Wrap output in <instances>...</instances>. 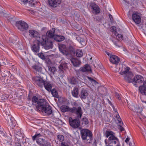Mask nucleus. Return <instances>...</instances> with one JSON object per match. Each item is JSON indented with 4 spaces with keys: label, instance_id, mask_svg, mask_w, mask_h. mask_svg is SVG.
<instances>
[{
    "label": "nucleus",
    "instance_id": "1",
    "mask_svg": "<svg viewBox=\"0 0 146 146\" xmlns=\"http://www.w3.org/2000/svg\"><path fill=\"white\" fill-rule=\"evenodd\" d=\"M39 107H38L37 111H40L43 113L48 115L51 114L52 113V107L48 103L44 100H41L39 102Z\"/></svg>",
    "mask_w": 146,
    "mask_h": 146
},
{
    "label": "nucleus",
    "instance_id": "2",
    "mask_svg": "<svg viewBox=\"0 0 146 146\" xmlns=\"http://www.w3.org/2000/svg\"><path fill=\"white\" fill-rule=\"evenodd\" d=\"M80 133L82 138L85 142L88 144L92 143V132L90 131L88 129H84L81 130Z\"/></svg>",
    "mask_w": 146,
    "mask_h": 146
},
{
    "label": "nucleus",
    "instance_id": "3",
    "mask_svg": "<svg viewBox=\"0 0 146 146\" xmlns=\"http://www.w3.org/2000/svg\"><path fill=\"white\" fill-rule=\"evenodd\" d=\"M38 86L42 87L43 86L45 89L48 91H50L52 88L51 84L49 82L44 81L40 77L36 76L32 78Z\"/></svg>",
    "mask_w": 146,
    "mask_h": 146
},
{
    "label": "nucleus",
    "instance_id": "4",
    "mask_svg": "<svg viewBox=\"0 0 146 146\" xmlns=\"http://www.w3.org/2000/svg\"><path fill=\"white\" fill-rule=\"evenodd\" d=\"M129 68L126 67L124 70L119 72V74L124 77V80L127 82H133V75L132 72L129 71Z\"/></svg>",
    "mask_w": 146,
    "mask_h": 146
},
{
    "label": "nucleus",
    "instance_id": "5",
    "mask_svg": "<svg viewBox=\"0 0 146 146\" xmlns=\"http://www.w3.org/2000/svg\"><path fill=\"white\" fill-rule=\"evenodd\" d=\"M41 41V45L44 46L46 49L52 48L53 44L50 39L48 38L45 35L42 36L41 38H39Z\"/></svg>",
    "mask_w": 146,
    "mask_h": 146
},
{
    "label": "nucleus",
    "instance_id": "6",
    "mask_svg": "<svg viewBox=\"0 0 146 146\" xmlns=\"http://www.w3.org/2000/svg\"><path fill=\"white\" fill-rule=\"evenodd\" d=\"M16 26L19 31L22 32L26 31L29 27L27 23L22 20L17 21Z\"/></svg>",
    "mask_w": 146,
    "mask_h": 146
},
{
    "label": "nucleus",
    "instance_id": "7",
    "mask_svg": "<svg viewBox=\"0 0 146 146\" xmlns=\"http://www.w3.org/2000/svg\"><path fill=\"white\" fill-rule=\"evenodd\" d=\"M41 41L40 39H36L35 41L33 44L31 46V49L35 54H36L39 51L40 44H41Z\"/></svg>",
    "mask_w": 146,
    "mask_h": 146
},
{
    "label": "nucleus",
    "instance_id": "8",
    "mask_svg": "<svg viewBox=\"0 0 146 146\" xmlns=\"http://www.w3.org/2000/svg\"><path fill=\"white\" fill-rule=\"evenodd\" d=\"M69 111L75 114L77 118H81L83 113L82 108L80 106H78L77 108L73 107L69 109Z\"/></svg>",
    "mask_w": 146,
    "mask_h": 146
},
{
    "label": "nucleus",
    "instance_id": "9",
    "mask_svg": "<svg viewBox=\"0 0 146 146\" xmlns=\"http://www.w3.org/2000/svg\"><path fill=\"white\" fill-rule=\"evenodd\" d=\"M133 21L136 24H140L141 21V14L138 12L134 11L132 15Z\"/></svg>",
    "mask_w": 146,
    "mask_h": 146
},
{
    "label": "nucleus",
    "instance_id": "10",
    "mask_svg": "<svg viewBox=\"0 0 146 146\" xmlns=\"http://www.w3.org/2000/svg\"><path fill=\"white\" fill-rule=\"evenodd\" d=\"M119 142L118 139L115 136L109 137L108 138V143L110 146H115Z\"/></svg>",
    "mask_w": 146,
    "mask_h": 146
},
{
    "label": "nucleus",
    "instance_id": "11",
    "mask_svg": "<svg viewBox=\"0 0 146 146\" xmlns=\"http://www.w3.org/2000/svg\"><path fill=\"white\" fill-rule=\"evenodd\" d=\"M69 122L70 125L72 127L76 128H78L80 125V121L78 119L73 120L71 118L69 119Z\"/></svg>",
    "mask_w": 146,
    "mask_h": 146
},
{
    "label": "nucleus",
    "instance_id": "12",
    "mask_svg": "<svg viewBox=\"0 0 146 146\" xmlns=\"http://www.w3.org/2000/svg\"><path fill=\"white\" fill-rule=\"evenodd\" d=\"M90 7L91 8L93 13L95 14H97L100 12V8L95 3H92L90 5Z\"/></svg>",
    "mask_w": 146,
    "mask_h": 146
},
{
    "label": "nucleus",
    "instance_id": "13",
    "mask_svg": "<svg viewBox=\"0 0 146 146\" xmlns=\"http://www.w3.org/2000/svg\"><path fill=\"white\" fill-rule=\"evenodd\" d=\"M29 35L32 38H35L39 39L40 34L36 31L33 30H30L29 31Z\"/></svg>",
    "mask_w": 146,
    "mask_h": 146
},
{
    "label": "nucleus",
    "instance_id": "14",
    "mask_svg": "<svg viewBox=\"0 0 146 146\" xmlns=\"http://www.w3.org/2000/svg\"><path fill=\"white\" fill-rule=\"evenodd\" d=\"M37 143L40 146H50L49 143L44 139L39 138L36 141Z\"/></svg>",
    "mask_w": 146,
    "mask_h": 146
},
{
    "label": "nucleus",
    "instance_id": "15",
    "mask_svg": "<svg viewBox=\"0 0 146 146\" xmlns=\"http://www.w3.org/2000/svg\"><path fill=\"white\" fill-rule=\"evenodd\" d=\"M59 48L61 52L64 54L67 55L69 54V52L65 45L63 44H60L59 45Z\"/></svg>",
    "mask_w": 146,
    "mask_h": 146
},
{
    "label": "nucleus",
    "instance_id": "16",
    "mask_svg": "<svg viewBox=\"0 0 146 146\" xmlns=\"http://www.w3.org/2000/svg\"><path fill=\"white\" fill-rule=\"evenodd\" d=\"M48 2L50 6L55 7L60 3L61 0H48Z\"/></svg>",
    "mask_w": 146,
    "mask_h": 146
},
{
    "label": "nucleus",
    "instance_id": "17",
    "mask_svg": "<svg viewBox=\"0 0 146 146\" xmlns=\"http://www.w3.org/2000/svg\"><path fill=\"white\" fill-rule=\"evenodd\" d=\"M118 121L117 124L119 126L118 129L121 131H122L124 130V129L122 127L123 125V122L122 121L121 118H120L119 115H117L115 116Z\"/></svg>",
    "mask_w": 146,
    "mask_h": 146
},
{
    "label": "nucleus",
    "instance_id": "18",
    "mask_svg": "<svg viewBox=\"0 0 146 146\" xmlns=\"http://www.w3.org/2000/svg\"><path fill=\"white\" fill-rule=\"evenodd\" d=\"M88 95V91L84 88H82L80 92V96L81 99H85L86 98Z\"/></svg>",
    "mask_w": 146,
    "mask_h": 146
},
{
    "label": "nucleus",
    "instance_id": "19",
    "mask_svg": "<svg viewBox=\"0 0 146 146\" xmlns=\"http://www.w3.org/2000/svg\"><path fill=\"white\" fill-rule=\"evenodd\" d=\"M144 81L143 77L140 75H137L133 78V82L140 84Z\"/></svg>",
    "mask_w": 146,
    "mask_h": 146
},
{
    "label": "nucleus",
    "instance_id": "20",
    "mask_svg": "<svg viewBox=\"0 0 146 146\" xmlns=\"http://www.w3.org/2000/svg\"><path fill=\"white\" fill-rule=\"evenodd\" d=\"M119 60V58L117 56L114 55L110 56V61L112 63L116 64H118Z\"/></svg>",
    "mask_w": 146,
    "mask_h": 146
},
{
    "label": "nucleus",
    "instance_id": "21",
    "mask_svg": "<svg viewBox=\"0 0 146 146\" xmlns=\"http://www.w3.org/2000/svg\"><path fill=\"white\" fill-rule=\"evenodd\" d=\"M68 82L72 85L76 84L78 82V79L76 77L72 76L68 79Z\"/></svg>",
    "mask_w": 146,
    "mask_h": 146
},
{
    "label": "nucleus",
    "instance_id": "22",
    "mask_svg": "<svg viewBox=\"0 0 146 146\" xmlns=\"http://www.w3.org/2000/svg\"><path fill=\"white\" fill-rule=\"evenodd\" d=\"M41 100H44L43 99H40L38 100V98L36 96H33V97L32 101V104L33 105L36 106V110H38V107H39V102Z\"/></svg>",
    "mask_w": 146,
    "mask_h": 146
},
{
    "label": "nucleus",
    "instance_id": "23",
    "mask_svg": "<svg viewBox=\"0 0 146 146\" xmlns=\"http://www.w3.org/2000/svg\"><path fill=\"white\" fill-rule=\"evenodd\" d=\"M71 62L73 66L76 67L79 66L81 63L80 60L75 58H72L71 60Z\"/></svg>",
    "mask_w": 146,
    "mask_h": 146
},
{
    "label": "nucleus",
    "instance_id": "24",
    "mask_svg": "<svg viewBox=\"0 0 146 146\" xmlns=\"http://www.w3.org/2000/svg\"><path fill=\"white\" fill-rule=\"evenodd\" d=\"M55 30L54 29L52 28V30L49 31L47 32L46 35L47 37H48V38H53L54 39V36L55 35H54Z\"/></svg>",
    "mask_w": 146,
    "mask_h": 146
},
{
    "label": "nucleus",
    "instance_id": "25",
    "mask_svg": "<svg viewBox=\"0 0 146 146\" xmlns=\"http://www.w3.org/2000/svg\"><path fill=\"white\" fill-rule=\"evenodd\" d=\"M64 37L62 36H59L57 35L54 36V39L57 42H60L64 40Z\"/></svg>",
    "mask_w": 146,
    "mask_h": 146
},
{
    "label": "nucleus",
    "instance_id": "26",
    "mask_svg": "<svg viewBox=\"0 0 146 146\" xmlns=\"http://www.w3.org/2000/svg\"><path fill=\"white\" fill-rule=\"evenodd\" d=\"M80 71L83 72L91 71V69L90 67L88 65L86 64L85 67L81 68Z\"/></svg>",
    "mask_w": 146,
    "mask_h": 146
},
{
    "label": "nucleus",
    "instance_id": "27",
    "mask_svg": "<svg viewBox=\"0 0 146 146\" xmlns=\"http://www.w3.org/2000/svg\"><path fill=\"white\" fill-rule=\"evenodd\" d=\"M78 88L74 87L72 92V96L78 98Z\"/></svg>",
    "mask_w": 146,
    "mask_h": 146
},
{
    "label": "nucleus",
    "instance_id": "28",
    "mask_svg": "<svg viewBox=\"0 0 146 146\" xmlns=\"http://www.w3.org/2000/svg\"><path fill=\"white\" fill-rule=\"evenodd\" d=\"M139 90L141 94L146 95V88L143 85L139 87Z\"/></svg>",
    "mask_w": 146,
    "mask_h": 146
},
{
    "label": "nucleus",
    "instance_id": "29",
    "mask_svg": "<svg viewBox=\"0 0 146 146\" xmlns=\"http://www.w3.org/2000/svg\"><path fill=\"white\" fill-rule=\"evenodd\" d=\"M67 67V64L66 63H62L59 67V69L61 70H65Z\"/></svg>",
    "mask_w": 146,
    "mask_h": 146
},
{
    "label": "nucleus",
    "instance_id": "30",
    "mask_svg": "<svg viewBox=\"0 0 146 146\" xmlns=\"http://www.w3.org/2000/svg\"><path fill=\"white\" fill-rule=\"evenodd\" d=\"M76 54L77 56L78 57H82L83 55V53L81 50L78 49L76 50Z\"/></svg>",
    "mask_w": 146,
    "mask_h": 146
},
{
    "label": "nucleus",
    "instance_id": "31",
    "mask_svg": "<svg viewBox=\"0 0 146 146\" xmlns=\"http://www.w3.org/2000/svg\"><path fill=\"white\" fill-rule=\"evenodd\" d=\"M51 91V94L54 97L56 98H58L59 96L58 93L55 89H53Z\"/></svg>",
    "mask_w": 146,
    "mask_h": 146
},
{
    "label": "nucleus",
    "instance_id": "32",
    "mask_svg": "<svg viewBox=\"0 0 146 146\" xmlns=\"http://www.w3.org/2000/svg\"><path fill=\"white\" fill-rule=\"evenodd\" d=\"M48 70L50 74H54V72L56 71V69L54 67H48Z\"/></svg>",
    "mask_w": 146,
    "mask_h": 146
},
{
    "label": "nucleus",
    "instance_id": "33",
    "mask_svg": "<svg viewBox=\"0 0 146 146\" xmlns=\"http://www.w3.org/2000/svg\"><path fill=\"white\" fill-rule=\"evenodd\" d=\"M113 132L111 131H107L106 132V137H111L112 136H114L113 135Z\"/></svg>",
    "mask_w": 146,
    "mask_h": 146
},
{
    "label": "nucleus",
    "instance_id": "34",
    "mask_svg": "<svg viewBox=\"0 0 146 146\" xmlns=\"http://www.w3.org/2000/svg\"><path fill=\"white\" fill-rule=\"evenodd\" d=\"M42 136V135L40 133H36L35 135L32 137L33 140V141L35 139L37 140L38 139H39V138Z\"/></svg>",
    "mask_w": 146,
    "mask_h": 146
},
{
    "label": "nucleus",
    "instance_id": "35",
    "mask_svg": "<svg viewBox=\"0 0 146 146\" xmlns=\"http://www.w3.org/2000/svg\"><path fill=\"white\" fill-rule=\"evenodd\" d=\"M142 110L141 107L138 106L135 109V112L139 113V114H141V113L142 111Z\"/></svg>",
    "mask_w": 146,
    "mask_h": 146
},
{
    "label": "nucleus",
    "instance_id": "36",
    "mask_svg": "<svg viewBox=\"0 0 146 146\" xmlns=\"http://www.w3.org/2000/svg\"><path fill=\"white\" fill-rule=\"evenodd\" d=\"M36 54L42 60H44L45 59V57L42 53L40 52L39 53H37Z\"/></svg>",
    "mask_w": 146,
    "mask_h": 146
},
{
    "label": "nucleus",
    "instance_id": "37",
    "mask_svg": "<svg viewBox=\"0 0 146 146\" xmlns=\"http://www.w3.org/2000/svg\"><path fill=\"white\" fill-rule=\"evenodd\" d=\"M116 28L115 26H113L111 27V32L113 33L112 34V36H113L114 35H115L116 34H117V32L116 31Z\"/></svg>",
    "mask_w": 146,
    "mask_h": 146
},
{
    "label": "nucleus",
    "instance_id": "38",
    "mask_svg": "<svg viewBox=\"0 0 146 146\" xmlns=\"http://www.w3.org/2000/svg\"><path fill=\"white\" fill-rule=\"evenodd\" d=\"M57 139L59 141L61 142L64 140V137L62 135H59L57 136Z\"/></svg>",
    "mask_w": 146,
    "mask_h": 146
},
{
    "label": "nucleus",
    "instance_id": "39",
    "mask_svg": "<svg viewBox=\"0 0 146 146\" xmlns=\"http://www.w3.org/2000/svg\"><path fill=\"white\" fill-rule=\"evenodd\" d=\"M115 36H116V38L118 40L121 41L123 40V36L117 33Z\"/></svg>",
    "mask_w": 146,
    "mask_h": 146
},
{
    "label": "nucleus",
    "instance_id": "40",
    "mask_svg": "<svg viewBox=\"0 0 146 146\" xmlns=\"http://www.w3.org/2000/svg\"><path fill=\"white\" fill-rule=\"evenodd\" d=\"M62 111L65 112L68 111H69V109L70 108H69L67 106H64L62 107Z\"/></svg>",
    "mask_w": 146,
    "mask_h": 146
},
{
    "label": "nucleus",
    "instance_id": "41",
    "mask_svg": "<svg viewBox=\"0 0 146 146\" xmlns=\"http://www.w3.org/2000/svg\"><path fill=\"white\" fill-rule=\"evenodd\" d=\"M7 98V97L5 95H2L0 96V100L2 101H4L6 100Z\"/></svg>",
    "mask_w": 146,
    "mask_h": 146
},
{
    "label": "nucleus",
    "instance_id": "42",
    "mask_svg": "<svg viewBox=\"0 0 146 146\" xmlns=\"http://www.w3.org/2000/svg\"><path fill=\"white\" fill-rule=\"evenodd\" d=\"M33 68L37 71H39L41 70L40 67L38 66L37 65H34L33 66Z\"/></svg>",
    "mask_w": 146,
    "mask_h": 146
},
{
    "label": "nucleus",
    "instance_id": "43",
    "mask_svg": "<svg viewBox=\"0 0 146 146\" xmlns=\"http://www.w3.org/2000/svg\"><path fill=\"white\" fill-rule=\"evenodd\" d=\"M13 120H14V118L11 117H10L9 119H8V123L10 126L13 125V123H11V121H13Z\"/></svg>",
    "mask_w": 146,
    "mask_h": 146
},
{
    "label": "nucleus",
    "instance_id": "44",
    "mask_svg": "<svg viewBox=\"0 0 146 146\" xmlns=\"http://www.w3.org/2000/svg\"><path fill=\"white\" fill-rule=\"evenodd\" d=\"M6 14L2 10H0V17H3L5 16Z\"/></svg>",
    "mask_w": 146,
    "mask_h": 146
},
{
    "label": "nucleus",
    "instance_id": "45",
    "mask_svg": "<svg viewBox=\"0 0 146 146\" xmlns=\"http://www.w3.org/2000/svg\"><path fill=\"white\" fill-rule=\"evenodd\" d=\"M82 120L84 122L85 124H87L88 123V120L85 117L83 118Z\"/></svg>",
    "mask_w": 146,
    "mask_h": 146
},
{
    "label": "nucleus",
    "instance_id": "46",
    "mask_svg": "<svg viewBox=\"0 0 146 146\" xmlns=\"http://www.w3.org/2000/svg\"><path fill=\"white\" fill-rule=\"evenodd\" d=\"M88 78L90 81L94 82L95 83H97V82H96L95 80H94L93 78L90 77H88Z\"/></svg>",
    "mask_w": 146,
    "mask_h": 146
},
{
    "label": "nucleus",
    "instance_id": "47",
    "mask_svg": "<svg viewBox=\"0 0 146 146\" xmlns=\"http://www.w3.org/2000/svg\"><path fill=\"white\" fill-rule=\"evenodd\" d=\"M113 108V111H114L115 113H116V115H119V114L118 113L117 111V110L115 108L114 106H112Z\"/></svg>",
    "mask_w": 146,
    "mask_h": 146
},
{
    "label": "nucleus",
    "instance_id": "48",
    "mask_svg": "<svg viewBox=\"0 0 146 146\" xmlns=\"http://www.w3.org/2000/svg\"><path fill=\"white\" fill-rule=\"evenodd\" d=\"M15 121L14 120H13V121H11V123H13V125H11L10 126H11L12 127V128H13V127L15 126Z\"/></svg>",
    "mask_w": 146,
    "mask_h": 146
},
{
    "label": "nucleus",
    "instance_id": "49",
    "mask_svg": "<svg viewBox=\"0 0 146 146\" xmlns=\"http://www.w3.org/2000/svg\"><path fill=\"white\" fill-rule=\"evenodd\" d=\"M61 146H69L65 144L63 142H62L61 143Z\"/></svg>",
    "mask_w": 146,
    "mask_h": 146
},
{
    "label": "nucleus",
    "instance_id": "50",
    "mask_svg": "<svg viewBox=\"0 0 146 146\" xmlns=\"http://www.w3.org/2000/svg\"><path fill=\"white\" fill-rule=\"evenodd\" d=\"M115 95L117 98L119 100H120V97H119V95L117 93H116Z\"/></svg>",
    "mask_w": 146,
    "mask_h": 146
},
{
    "label": "nucleus",
    "instance_id": "51",
    "mask_svg": "<svg viewBox=\"0 0 146 146\" xmlns=\"http://www.w3.org/2000/svg\"><path fill=\"white\" fill-rule=\"evenodd\" d=\"M109 16L110 20L111 21H112L113 20V18L112 17V16L111 15L109 14Z\"/></svg>",
    "mask_w": 146,
    "mask_h": 146
},
{
    "label": "nucleus",
    "instance_id": "52",
    "mask_svg": "<svg viewBox=\"0 0 146 146\" xmlns=\"http://www.w3.org/2000/svg\"><path fill=\"white\" fill-rule=\"evenodd\" d=\"M143 134L145 137H146V130H144V131L143 132Z\"/></svg>",
    "mask_w": 146,
    "mask_h": 146
},
{
    "label": "nucleus",
    "instance_id": "53",
    "mask_svg": "<svg viewBox=\"0 0 146 146\" xmlns=\"http://www.w3.org/2000/svg\"><path fill=\"white\" fill-rule=\"evenodd\" d=\"M123 1H124L125 2V4L126 3L127 4H129V2L128 1H127L126 0H123Z\"/></svg>",
    "mask_w": 146,
    "mask_h": 146
},
{
    "label": "nucleus",
    "instance_id": "54",
    "mask_svg": "<svg viewBox=\"0 0 146 146\" xmlns=\"http://www.w3.org/2000/svg\"><path fill=\"white\" fill-rule=\"evenodd\" d=\"M129 138L128 137L125 140V142L126 143H127V142L129 141Z\"/></svg>",
    "mask_w": 146,
    "mask_h": 146
},
{
    "label": "nucleus",
    "instance_id": "55",
    "mask_svg": "<svg viewBox=\"0 0 146 146\" xmlns=\"http://www.w3.org/2000/svg\"><path fill=\"white\" fill-rule=\"evenodd\" d=\"M143 86L146 88V81H145L144 82Z\"/></svg>",
    "mask_w": 146,
    "mask_h": 146
},
{
    "label": "nucleus",
    "instance_id": "56",
    "mask_svg": "<svg viewBox=\"0 0 146 146\" xmlns=\"http://www.w3.org/2000/svg\"><path fill=\"white\" fill-rule=\"evenodd\" d=\"M106 54L109 56H110H110H112V55H111V54H110V53H109V52H106Z\"/></svg>",
    "mask_w": 146,
    "mask_h": 146
},
{
    "label": "nucleus",
    "instance_id": "57",
    "mask_svg": "<svg viewBox=\"0 0 146 146\" xmlns=\"http://www.w3.org/2000/svg\"><path fill=\"white\" fill-rule=\"evenodd\" d=\"M81 42V44H82L83 45H84L85 44V42L84 41H82V42Z\"/></svg>",
    "mask_w": 146,
    "mask_h": 146
},
{
    "label": "nucleus",
    "instance_id": "58",
    "mask_svg": "<svg viewBox=\"0 0 146 146\" xmlns=\"http://www.w3.org/2000/svg\"><path fill=\"white\" fill-rule=\"evenodd\" d=\"M115 146H121L119 142V143L118 144H116V145H115Z\"/></svg>",
    "mask_w": 146,
    "mask_h": 146
},
{
    "label": "nucleus",
    "instance_id": "59",
    "mask_svg": "<svg viewBox=\"0 0 146 146\" xmlns=\"http://www.w3.org/2000/svg\"><path fill=\"white\" fill-rule=\"evenodd\" d=\"M108 141V140L107 139H106L105 140V142L106 144H107V142Z\"/></svg>",
    "mask_w": 146,
    "mask_h": 146
},
{
    "label": "nucleus",
    "instance_id": "60",
    "mask_svg": "<svg viewBox=\"0 0 146 146\" xmlns=\"http://www.w3.org/2000/svg\"><path fill=\"white\" fill-rule=\"evenodd\" d=\"M24 1L25 2H27L26 0H24Z\"/></svg>",
    "mask_w": 146,
    "mask_h": 146
},
{
    "label": "nucleus",
    "instance_id": "61",
    "mask_svg": "<svg viewBox=\"0 0 146 146\" xmlns=\"http://www.w3.org/2000/svg\"><path fill=\"white\" fill-rule=\"evenodd\" d=\"M145 102V103H146V101H145V102Z\"/></svg>",
    "mask_w": 146,
    "mask_h": 146
},
{
    "label": "nucleus",
    "instance_id": "62",
    "mask_svg": "<svg viewBox=\"0 0 146 146\" xmlns=\"http://www.w3.org/2000/svg\"><path fill=\"white\" fill-rule=\"evenodd\" d=\"M129 12H128V13L129 14Z\"/></svg>",
    "mask_w": 146,
    "mask_h": 146
},
{
    "label": "nucleus",
    "instance_id": "63",
    "mask_svg": "<svg viewBox=\"0 0 146 146\" xmlns=\"http://www.w3.org/2000/svg\"><path fill=\"white\" fill-rule=\"evenodd\" d=\"M109 103H110H110H111V102H109Z\"/></svg>",
    "mask_w": 146,
    "mask_h": 146
},
{
    "label": "nucleus",
    "instance_id": "64",
    "mask_svg": "<svg viewBox=\"0 0 146 146\" xmlns=\"http://www.w3.org/2000/svg\"><path fill=\"white\" fill-rule=\"evenodd\" d=\"M34 4H35V3H33V5H34Z\"/></svg>",
    "mask_w": 146,
    "mask_h": 146
}]
</instances>
